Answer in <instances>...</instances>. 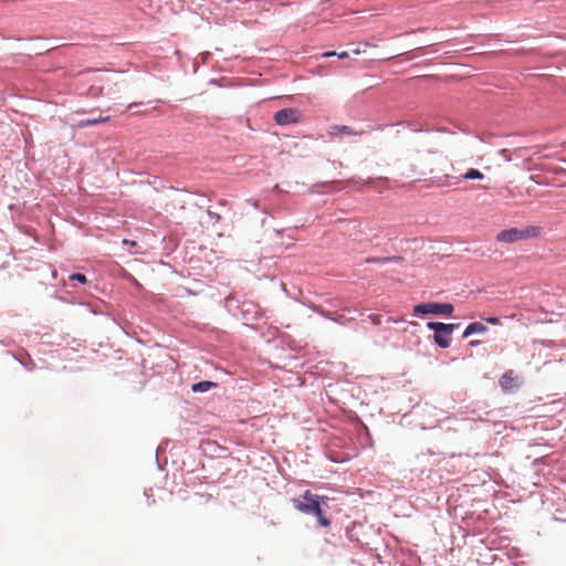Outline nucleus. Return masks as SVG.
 <instances>
[{
    "label": "nucleus",
    "mask_w": 566,
    "mask_h": 566,
    "mask_svg": "<svg viewBox=\"0 0 566 566\" xmlns=\"http://www.w3.org/2000/svg\"><path fill=\"white\" fill-rule=\"evenodd\" d=\"M326 502L327 497L313 494L310 491H305L302 495L292 500L295 510L306 515L316 516L323 527L331 525V520L325 516L323 510V504H326Z\"/></svg>",
    "instance_id": "obj_1"
},
{
    "label": "nucleus",
    "mask_w": 566,
    "mask_h": 566,
    "mask_svg": "<svg viewBox=\"0 0 566 566\" xmlns=\"http://www.w3.org/2000/svg\"><path fill=\"white\" fill-rule=\"evenodd\" d=\"M541 233V228L535 226H528L523 229L511 228L507 230H502L496 234V240L499 242L505 243H514L532 238L538 237Z\"/></svg>",
    "instance_id": "obj_2"
},
{
    "label": "nucleus",
    "mask_w": 566,
    "mask_h": 566,
    "mask_svg": "<svg viewBox=\"0 0 566 566\" xmlns=\"http://www.w3.org/2000/svg\"><path fill=\"white\" fill-rule=\"evenodd\" d=\"M427 327L434 331L433 340L440 348H448L451 345L452 334L458 324H446L440 322H429Z\"/></svg>",
    "instance_id": "obj_3"
},
{
    "label": "nucleus",
    "mask_w": 566,
    "mask_h": 566,
    "mask_svg": "<svg viewBox=\"0 0 566 566\" xmlns=\"http://www.w3.org/2000/svg\"><path fill=\"white\" fill-rule=\"evenodd\" d=\"M453 313V305L450 303L428 302L420 303L413 307V315H443L451 316Z\"/></svg>",
    "instance_id": "obj_4"
},
{
    "label": "nucleus",
    "mask_w": 566,
    "mask_h": 566,
    "mask_svg": "<svg viewBox=\"0 0 566 566\" xmlns=\"http://www.w3.org/2000/svg\"><path fill=\"white\" fill-rule=\"evenodd\" d=\"M301 113L296 108H283L274 114V120L280 126L298 123Z\"/></svg>",
    "instance_id": "obj_5"
},
{
    "label": "nucleus",
    "mask_w": 566,
    "mask_h": 566,
    "mask_svg": "<svg viewBox=\"0 0 566 566\" xmlns=\"http://www.w3.org/2000/svg\"><path fill=\"white\" fill-rule=\"evenodd\" d=\"M500 386L506 392L513 391L518 386V378L513 370L510 369L503 374Z\"/></svg>",
    "instance_id": "obj_6"
},
{
    "label": "nucleus",
    "mask_w": 566,
    "mask_h": 566,
    "mask_svg": "<svg viewBox=\"0 0 566 566\" xmlns=\"http://www.w3.org/2000/svg\"><path fill=\"white\" fill-rule=\"evenodd\" d=\"M328 134L331 137H336L339 135H360L361 133L355 132L352 127L346 125H334L329 128Z\"/></svg>",
    "instance_id": "obj_7"
},
{
    "label": "nucleus",
    "mask_w": 566,
    "mask_h": 566,
    "mask_svg": "<svg viewBox=\"0 0 566 566\" xmlns=\"http://www.w3.org/2000/svg\"><path fill=\"white\" fill-rule=\"evenodd\" d=\"M486 331H488V327L484 324H482L480 322H474L467 326V328L463 332L462 337L468 338L472 334H475V333L482 334V333H485Z\"/></svg>",
    "instance_id": "obj_8"
},
{
    "label": "nucleus",
    "mask_w": 566,
    "mask_h": 566,
    "mask_svg": "<svg viewBox=\"0 0 566 566\" xmlns=\"http://www.w3.org/2000/svg\"><path fill=\"white\" fill-rule=\"evenodd\" d=\"M108 120H109L108 116H106V117H97V118H87V119L80 120L77 123V127L84 128V127H87V126H93V125H97V124H101V123H106Z\"/></svg>",
    "instance_id": "obj_9"
},
{
    "label": "nucleus",
    "mask_w": 566,
    "mask_h": 566,
    "mask_svg": "<svg viewBox=\"0 0 566 566\" xmlns=\"http://www.w3.org/2000/svg\"><path fill=\"white\" fill-rule=\"evenodd\" d=\"M217 386L216 382H212V381H200V382H197V384H193L192 385V391L195 392H203V391H208L209 389L211 388H214Z\"/></svg>",
    "instance_id": "obj_10"
},
{
    "label": "nucleus",
    "mask_w": 566,
    "mask_h": 566,
    "mask_svg": "<svg viewBox=\"0 0 566 566\" xmlns=\"http://www.w3.org/2000/svg\"><path fill=\"white\" fill-rule=\"evenodd\" d=\"M402 260L401 256H384V258H368L366 259V263H388V262H400Z\"/></svg>",
    "instance_id": "obj_11"
},
{
    "label": "nucleus",
    "mask_w": 566,
    "mask_h": 566,
    "mask_svg": "<svg viewBox=\"0 0 566 566\" xmlns=\"http://www.w3.org/2000/svg\"><path fill=\"white\" fill-rule=\"evenodd\" d=\"M484 176L483 174L475 169V168H471L469 169L464 175H462V179H482Z\"/></svg>",
    "instance_id": "obj_12"
},
{
    "label": "nucleus",
    "mask_w": 566,
    "mask_h": 566,
    "mask_svg": "<svg viewBox=\"0 0 566 566\" xmlns=\"http://www.w3.org/2000/svg\"><path fill=\"white\" fill-rule=\"evenodd\" d=\"M87 96L96 98L99 97L103 94V86L98 85H92L87 91Z\"/></svg>",
    "instance_id": "obj_13"
},
{
    "label": "nucleus",
    "mask_w": 566,
    "mask_h": 566,
    "mask_svg": "<svg viewBox=\"0 0 566 566\" xmlns=\"http://www.w3.org/2000/svg\"><path fill=\"white\" fill-rule=\"evenodd\" d=\"M70 280L77 281L81 284H85L87 282L86 276L82 273H74V274L70 275Z\"/></svg>",
    "instance_id": "obj_14"
},
{
    "label": "nucleus",
    "mask_w": 566,
    "mask_h": 566,
    "mask_svg": "<svg viewBox=\"0 0 566 566\" xmlns=\"http://www.w3.org/2000/svg\"><path fill=\"white\" fill-rule=\"evenodd\" d=\"M363 45H364V49H360V48L358 46V48H356V49H354V50H353V53L358 55V54H360V53L365 52V50H366L367 48H375V46H376L375 44H371V43H369V42H364V43H363Z\"/></svg>",
    "instance_id": "obj_15"
},
{
    "label": "nucleus",
    "mask_w": 566,
    "mask_h": 566,
    "mask_svg": "<svg viewBox=\"0 0 566 566\" xmlns=\"http://www.w3.org/2000/svg\"><path fill=\"white\" fill-rule=\"evenodd\" d=\"M369 319L374 325H380L381 324V316L377 314L369 315Z\"/></svg>",
    "instance_id": "obj_16"
},
{
    "label": "nucleus",
    "mask_w": 566,
    "mask_h": 566,
    "mask_svg": "<svg viewBox=\"0 0 566 566\" xmlns=\"http://www.w3.org/2000/svg\"><path fill=\"white\" fill-rule=\"evenodd\" d=\"M485 321L489 323V324H492V325H499L500 324V319L497 317H486Z\"/></svg>",
    "instance_id": "obj_17"
},
{
    "label": "nucleus",
    "mask_w": 566,
    "mask_h": 566,
    "mask_svg": "<svg viewBox=\"0 0 566 566\" xmlns=\"http://www.w3.org/2000/svg\"><path fill=\"white\" fill-rule=\"evenodd\" d=\"M337 55V52L335 51H327L322 54L323 57H331Z\"/></svg>",
    "instance_id": "obj_18"
},
{
    "label": "nucleus",
    "mask_w": 566,
    "mask_h": 566,
    "mask_svg": "<svg viewBox=\"0 0 566 566\" xmlns=\"http://www.w3.org/2000/svg\"><path fill=\"white\" fill-rule=\"evenodd\" d=\"M337 56L339 59H347L348 57V52H346V51L339 52V53H337Z\"/></svg>",
    "instance_id": "obj_19"
},
{
    "label": "nucleus",
    "mask_w": 566,
    "mask_h": 566,
    "mask_svg": "<svg viewBox=\"0 0 566 566\" xmlns=\"http://www.w3.org/2000/svg\"><path fill=\"white\" fill-rule=\"evenodd\" d=\"M479 344H480V342H479V340H471V342H470V345H471V346H476V345H479Z\"/></svg>",
    "instance_id": "obj_20"
},
{
    "label": "nucleus",
    "mask_w": 566,
    "mask_h": 566,
    "mask_svg": "<svg viewBox=\"0 0 566 566\" xmlns=\"http://www.w3.org/2000/svg\"><path fill=\"white\" fill-rule=\"evenodd\" d=\"M388 322H394V323H396V322H398V321H397V319H394L392 317H389V318H388Z\"/></svg>",
    "instance_id": "obj_21"
}]
</instances>
